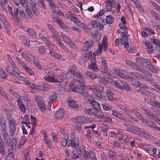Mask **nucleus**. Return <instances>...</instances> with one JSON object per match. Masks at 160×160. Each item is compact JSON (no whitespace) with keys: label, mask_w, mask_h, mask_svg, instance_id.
Segmentation results:
<instances>
[{"label":"nucleus","mask_w":160,"mask_h":160,"mask_svg":"<svg viewBox=\"0 0 160 160\" xmlns=\"http://www.w3.org/2000/svg\"><path fill=\"white\" fill-rule=\"evenodd\" d=\"M6 70L12 76L17 78L18 79L20 78H22V76L20 75V71L16 65H8L6 68Z\"/></svg>","instance_id":"nucleus-1"},{"label":"nucleus","mask_w":160,"mask_h":160,"mask_svg":"<svg viewBox=\"0 0 160 160\" xmlns=\"http://www.w3.org/2000/svg\"><path fill=\"white\" fill-rule=\"evenodd\" d=\"M85 86L82 83H79V84H77L72 89V91L77 92L82 95L86 98L88 96V97H91V95L88 93V90L85 88Z\"/></svg>","instance_id":"nucleus-2"},{"label":"nucleus","mask_w":160,"mask_h":160,"mask_svg":"<svg viewBox=\"0 0 160 160\" xmlns=\"http://www.w3.org/2000/svg\"><path fill=\"white\" fill-rule=\"evenodd\" d=\"M85 74L86 76L92 79L97 78L98 79L99 82L105 84H107L108 81L111 80V78H108L107 80L105 79L104 78L102 79L101 77L99 75L97 76L96 74L88 71L86 72Z\"/></svg>","instance_id":"nucleus-3"},{"label":"nucleus","mask_w":160,"mask_h":160,"mask_svg":"<svg viewBox=\"0 0 160 160\" xmlns=\"http://www.w3.org/2000/svg\"><path fill=\"white\" fill-rule=\"evenodd\" d=\"M116 87L122 89L126 90L127 91L131 90V88L128 86L127 83L122 81L118 80L114 81L112 80V82Z\"/></svg>","instance_id":"nucleus-4"},{"label":"nucleus","mask_w":160,"mask_h":160,"mask_svg":"<svg viewBox=\"0 0 160 160\" xmlns=\"http://www.w3.org/2000/svg\"><path fill=\"white\" fill-rule=\"evenodd\" d=\"M66 78V76L59 75L58 78L57 79L54 78V77L48 76V77L45 78L46 80L48 82H58L57 85H59L62 81H64Z\"/></svg>","instance_id":"nucleus-5"},{"label":"nucleus","mask_w":160,"mask_h":160,"mask_svg":"<svg viewBox=\"0 0 160 160\" xmlns=\"http://www.w3.org/2000/svg\"><path fill=\"white\" fill-rule=\"evenodd\" d=\"M91 98V97H87L86 99H88L87 102L91 104V105L92 106L94 109L96 111L95 113L97 114L98 112H100L101 110V108L99 103L94 100L92 98V100H89V99Z\"/></svg>","instance_id":"nucleus-6"},{"label":"nucleus","mask_w":160,"mask_h":160,"mask_svg":"<svg viewBox=\"0 0 160 160\" xmlns=\"http://www.w3.org/2000/svg\"><path fill=\"white\" fill-rule=\"evenodd\" d=\"M35 99L37 102L38 105L41 111L44 112L46 110V106L42 98L40 96H37L35 97Z\"/></svg>","instance_id":"nucleus-7"},{"label":"nucleus","mask_w":160,"mask_h":160,"mask_svg":"<svg viewBox=\"0 0 160 160\" xmlns=\"http://www.w3.org/2000/svg\"><path fill=\"white\" fill-rule=\"evenodd\" d=\"M89 25H90V28L92 29L93 28H96L100 30H102L104 28L103 25L100 24V23L96 21L95 20H91Z\"/></svg>","instance_id":"nucleus-8"},{"label":"nucleus","mask_w":160,"mask_h":160,"mask_svg":"<svg viewBox=\"0 0 160 160\" xmlns=\"http://www.w3.org/2000/svg\"><path fill=\"white\" fill-rule=\"evenodd\" d=\"M0 19L6 30L9 32L10 30V25L6 19L5 16L1 13H0Z\"/></svg>","instance_id":"nucleus-9"},{"label":"nucleus","mask_w":160,"mask_h":160,"mask_svg":"<svg viewBox=\"0 0 160 160\" xmlns=\"http://www.w3.org/2000/svg\"><path fill=\"white\" fill-rule=\"evenodd\" d=\"M141 130H142V128H139L138 127L131 124L129 129H127V130L135 135H137L138 134Z\"/></svg>","instance_id":"nucleus-10"},{"label":"nucleus","mask_w":160,"mask_h":160,"mask_svg":"<svg viewBox=\"0 0 160 160\" xmlns=\"http://www.w3.org/2000/svg\"><path fill=\"white\" fill-rule=\"evenodd\" d=\"M93 44V41L91 40L87 41L82 48V50L85 52L90 49Z\"/></svg>","instance_id":"nucleus-11"},{"label":"nucleus","mask_w":160,"mask_h":160,"mask_svg":"<svg viewBox=\"0 0 160 160\" xmlns=\"http://www.w3.org/2000/svg\"><path fill=\"white\" fill-rule=\"evenodd\" d=\"M104 89V87L103 86H96L93 89V91L95 95L98 97L103 92Z\"/></svg>","instance_id":"nucleus-12"},{"label":"nucleus","mask_w":160,"mask_h":160,"mask_svg":"<svg viewBox=\"0 0 160 160\" xmlns=\"http://www.w3.org/2000/svg\"><path fill=\"white\" fill-rule=\"evenodd\" d=\"M64 110L63 108L59 109L54 114V117L57 119L62 118L64 115Z\"/></svg>","instance_id":"nucleus-13"},{"label":"nucleus","mask_w":160,"mask_h":160,"mask_svg":"<svg viewBox=\"0 0 160 160\" xmlns=\"http://www.w3.org/2000/svg\"><path fill=\"white\" fill-rule=\"evenodd\" d=\"M19 80L23 81L24 82L26 83V85H27L28 87L32 89H34V88H35L36 85L32 82H29L24 77L22 76V78H20Z\"/></svg>","instance_id":"nucleus-14"},{"label":"nucleus","mask_w":160,"mask_h":160,"mask_svg":"<svg viewBox=\"0 0 160 160\" xmlns=\"http://www.w3.org/2000/svg\"><path fill=\"white\" fill-rule=\"evenodd\" d=\"M77 67L74 65H72L69 69V72L67 73V75L69 74H71V77H73L76 74L77 72Z\"/></svg>","instance_id":"nucleus-15"},{"label":"nucleus","mask_w":160,"mask_h":160,"mask_svg":"<svg viewBox=\"0 0 160 160\" xmlns=\"http://www.w3.org/2000/svg\"><path fill=\"white\" fill-rule=\"evenodd\" d=\"M125 62L126 65L132 67L133 69H135L137 70L138 69V68L140 67L139 65L138 64L135 63L131 61L127 60H125Z\"/></svg>","instance_id":"nucleus-16"},{"label":"nucleus","mask_w":160,"mask_h":160,"mask_svg":"<svg viewBox=\"0 0 160 160\" xmlns=\"http://www.w3.org/2000/svg\"><path fill=\"white\" fill-rule=\"evenodd\" d=\"M145 131L144 130L142 129V130L140 131V132L138 133V134L141 136L144 135L145 137L146 138L152 139V138H153V137L150 135L149 134L146 133Z\"/></svg>","instance_id":"nucleus-17"},{"label":"nucleus","mask_w":160,"mask_h":160,"mask_svg":"<svg viewBox=\"0 0 160 160\" xmlns=\"http://www.w3.org/2000/svg\"><path fill=\"white\" fill-rule=\"evenodd\" d=\"M101 65L104 69V73H106L108 70V64L106 59L104 58H102Z\"/></svg>","instance_id":"nucleus-18"},{"label":"nucleus","mask_w":160,"mask_h":160,"mask_svg":"<svg viewBox=\"0 0 160 160\" xmlns=\"http://www.w3.org/2000/svg\"><path fill=\"white\" fill-rule=\"evenodd\" d=\"M138 70L140 71V72H142V73L148 76L151 77H152V74L151 73L147 70L145 69L143 67H140V66L138 68Z\"/></svg>","instance_id":"nucleus-19"},{"label":"nucleus","mask_w":160,"mask_h":160,"mask_svg":"<svg viewBox=\"0 0 160 160\" xmlns=\"http://www.w3.org/2000/svg\"><path fill=\"white\" fill-rule=\"evenodd\" d=\"M57 97V93L56 92H53L50 98L48 104L51 105L53 102L56 99Z\"/></svg>","instance_id":"nucleus-20"},{"label":"nucleus","mask_w":160,"mask_h":160,"mask_svg":"<svg viewBox=\"0 0 160 160\" xmlns=\"http://www.w3.org/2000/svg\"><path fill=\"white\" fill-rule=\"evenodd\" d=\"M0 124L1 128L7 126L6 119L1 113H0Z\"/></svg>","instance_id":"nucleus-21"},{"label":"nucleus","mask_w":160,"mask_h":160,"mask_svg":"<svg viewBox=\"0 0 160 160\" xmlns=\"http://www.w3.org/2000/svg\"><path fill=\"white\" fill-rule=\"evenodd\" d=\"M102 131L105 133H103V135L105 136H107L108 134L107 131L108 130V126L105 125L104 124H102L100 126Z\"/></svg>","instance_id":"nucleus-22"},{"label":"nucleus","mask_w":160,"mask_h":160,"mask_svg":"<svg viewBox=\"0 0 160 160\" xmlns=\"http://www.w3.org/2000/svg\"><path fill=\"white\" fill-rule=\"evenodd\" d=\"M8 8L12 16H16L17 15H18L19 12V9L18 8L16 9L15 12L14 13L12 12L13 8H12V7L9 6V5H8Z\"/></svg>","instance_id":"nucleus-23"},{"label":"nucleus","mask_w":160,"mask_h":160,"mask_svg":"<svg viewBox=\"0 0 160 160\" xmlns=\"http://www.w3.org/2000/svg\"><path fill=\"white\" fill-rule=\"evenodd\" d=\"M8 8L12 16H16L17 15H18L19 12V9L18 8L16 9L15 12L14 13L12 12L13 8H12V7L9 6V5H8Z\"/></svg>","instance_id":"nucleus-24"},{"label":"nucleus","mask_w":160,"mask_h":160,"mask_svg":"<svg viewBox=\"0 0 160 160\" xmlns=\"http://www.w3.org/2000/svg\"><path fill=\"white\" fill-rule=\"evenodd\" d=\"M18 107L21 111L23 112H24L26 111V108L23 102L19 99L18 100Z\"/></svg>","instance_id":"nucleus-25"},{"label":"nucleus","mask_w":160,"mask_h":160,"mask_svg":"<svg viewBox=\"0 0 160 160\" xmlns=\"http://www.w3.org/2000/svg\"><path fill=\"white\" fill-rule=\"evenodd\" d=\"M74 23L79 27L81 28H82L84 29L87 28L86 27V25L83 23L81 22L78 19L77 20L75 21V22Z\"/></svg>","instance_id":"nucleus-26"},{"label":"nucleus","mask_w":160,"mask_h":160,"mask_svg":"<svg viewBox=\"0 0 160 160\" xmlns=\"http://www.w3.org/2000/svg\"><path fill=\"white\" fill-rule=\"evenodd\" d=\"M51 10L55 13H57L59 15H62L63 13L62 12H60V10L58 7L57 6H54V7L51 8Z\"/></svg>","instance_id":"nucleus-27"},{"label":"nucleus","mask_w":160,"mask_h":160,"mask_svg":"<svg viewBox=\"0 0 160 160\" xmlns=\"http://www.w3.org/2000/svg\"><path fill=\"white\" fill-rule=\"evenodd\" d=\"M70 141L71 142L70 144H71L72 147H73V146L76 145H77V146L79 145V141L78 138H74L73 139H71Z\"/></svg>","instance_id":"nucleus-28"},{"label":"nucleus","mask_w":160,"mask_h":160,"mask_svg":"<svg viewBox=\"0 0 160 160\" xmlns=\"http://www.w3.org/2000/svg\"><path fill=\"white\" fill-rule=\"evenodd\" d=\"M10 128V133L11 136H13L16 129V125H12V126H9Z\"/></svg>","instance_id":"nucleus-29"},{"label":"nucleus","mask_w":160,"mask_h":160,"mask_svg":"<svg viewBox=\"0 0 160 160\" xmlns=\"http://www.w3.org/2000/svg\"><path fill=\"white\" fill-rule=\"evenodd\" d=\"M89 68L91 69L92 70L97 71L98 70L97 66L95 62H93L88 65Z\"/></svg>","instance_id":"nucleus-30"},{"label":"nucleus","mask_w":160,"mask_h":160,"mask_svg":"<svg viewBox=\"0 0 160 160\" xmlns=\"http://www.w3.org/2000/svg\"><path fill=\"white\" fill-rule=\"evenodd\" d=\"M98 97L101 98L102 99L106 100H109V97H108L107 92L106 93L103 91L100 94V95H99V96H98Z\"/></svg>","instance_id":"nucleus-31"},{"label":"nucleus","mask_w":160,"mask_h":160,"mask_svg":"<svg viewBox=\"0 0 160 160\" xmlns=\"http://www.w3.org/2000/svg\"><path fill=\"white\" fill-rule=\"evenodd\" d=\"M69 104L70 107L73 108H77L78 107L77 102L73 100L69 101Z\"/></svg>","instance_id":"nucleus-32"},{"label":"nucleus","mask_w":160,"mask_h":160,"mask_svg":"<svg viewBox=\"0 0 160 160\" xmlns=\"http://www.w3.org/2000/svg\"><path fill=\"white\" fill-rule=\"evenodd\" d=\"M88 58L87 54L83 55L80 58L79 60V63L80 64H82L85 63L87 60Z\"/></svg>","instance_id":"nucleus-33"},{"label":"nucleus","mask_w":160,"mask_h":160,"mask_svg":"<svg viewBox=\"0 0 160 160\" xmlns=\"http://www.w3.org/2000/svg\"><path fill=\"white\" fill-rule=\"evenodd\" d=\"M107 24H112L113 21V17L111 15H108L106 17Z\"/></svg>","instance_id":"nucleus-34"},{"label":"nucleus","mask_w":160,"mask_h":160,"mask_svg":"<svg viewBox=\"0 0 160 160\" xmlns=\"http://www.w3.org/2000/svg\"><path fill=\"white\" fill-rule=\"evenodd\" d=\"M27 31L28 33L29 36L32 37H34L36 35V32L32 28L27 29Z\"/></svg>","instance_id":"nucleus-35"},{"label":"nucleus","mask_w":160,"mask_h":160,"mask_svg":"<svg viewBox=\"0 0 160 160\" xmlns=\"http://www.w3.org/2000/svg\"><path fill=\"white\" fill-rule=\"evenodd\" d=\"M102 48L103 47L102 45H99L98 48L95 52H94L93 53V55H98L99 54L101 53L102 52Z\"/></svg>","instance_id":"nucleus-36"},{"label":"nucleus","mask_w":160,"mask_h":160,"mask_svg":"<svg viewBox=\"0 0 160 160\" xmlns=\"http://www.w3.org/2000/svg\"><path fill=\"white\" fill-rule=\"evenodd\" d=\"M21 40L25 45L28 47L30 46V42L28 41V39L26 37H23L22 38Z\"/></svg>","instance_id":"nucleus-37"},{"label":"nucleus","mask_w":160,"mask_h":160,"mask_svg":"<svg viewBox=\"0 0 160 160\" xmlns=\"http://www.w3.org/2000/svg\"><path fill=\"white\" fill-rule=\"evenodd\" d=\"M69 14L71 17H70V20L74 22H75V21L77 20L78 19L77 18L74 16L75 14H73L71 12L69 11H68Z\"/></svg>","instance_id":"nucleus-38"},{"label":"nucleus","mask_w":160,"mask_h":160,"mask_svg":"<svg viewBox=\"0 0 160 160\" xmlns=\"http://www.w3.org/2000/svg\"><path fill=\"white\" fill-rule=\"evenodd\" d=\"M152 65L151 63L149 60L146 59L145 61L144 62L143 66L145 68L148 69Z\"/></svg>","instance_id":"nucleus-39"},{"label":"nucleus","mask_w":160,"mask_h":160,"mask_svg":"<svg viewBox=\"0 0 160 160\" xmlns=\"http://www.w3.org/2000/svg\"><path fill=\"white\" fill-rule=\"evenodd\" d=\"M147 125L152 128L155 129L156 130L157 128V127H158V126H157L154 122L151 121H148V122Z\"/></svg>","instance_id":"nucleus-40"},{"label":"nucleus","mask_w":160,"mask_h":160,"mask_svg":"<svg viewBox=\"0 0 160 160\" xmlns=\"http://www.w3.org/2000/svg\"><path fill=\"white\" fill-rule=\"evenodd\" d=\"M102 107L104 110L107 111L110 110L112 108L111 106L107 103L102 104Z\"/></svg>","instance_id":"nucleus-41"},{"label":"nucleus","mask_w":160,"mask_h":160,"mask_svg":"<svg viewBox=\"0 0 160 160\" xmlns=\"http://www.w3.org/2000/svg\"><path fill=\"white\" fill-rule=\"evenodd\" d=\"M146 59L140 57H138L136 58V62L139 64L143 65L144 62L145 61Z\"/></svg>","instance_id":"nucleus-42"},{"label":"nucleus","mask_w":160,"mask_h":160,"mask_svg":"<svg viewBox=\"0 0 160 160\" xmlns=\"http://www.w3.org/2000/svg\"><path fill=\"white\" fill-rule=\"evenodd\" d=\"M61 36L65 42L68 43L70 42L69 41L71 39L68 37L66 36L64 33H61Z\"/></svg>","instance_id":"nucleus-43"},{"label":"nucleus","mask_w":160,"mask_h":160,"mask_svg":"<svg viewBox=\"0 0 160 160\" xmlns=\"http://www.w3.org/2000/svg\"><path fill=\"white\" fill-rule=\"evenodd\" d=\"M29 117L28 115H26L24 117L23 121L21 122L22 124H27L29 123Z\"/></svg>","instance_id":"nucleus-44"},{"label":"nucleus","mask_w":160,"mask_h":160,"mask_svg":"<svg viewBox=\"0 0 160 160\" xmlns=\"http://www.w3.org/2000/svg\"><path fill=\"white\" fill-rule=\"evenodd\" d=\"M7 127V126L1 128L4 137L6 138L9 137L8 133L6 130Z\"/></svg>","instance_id":"nucleus-45"},{"label":"nucleus","mask_w":160,"mask_h":160,"mask_svg":"<svg viewBox=\"0 0 160 160\" xmlns=\"http://www.w3.org/2000/svg\"><path fill=\"white\" fill-rule=\"evenodd\" d=\"M81 119H82V120H85V122H87L93 121L94 120L93 118H89L88 117L85 116H83Z\"/></svg>","instance_id":"nucleus-46"},{"label":"nucleus","mask_w":160,"mask_h":160,"mask_svg":"<svg viewBox=\"0 0 160 160\" xmlns=\"http://www.w3.org/2000/svg\"><path fill=\"white\" fill-rule=\"evenodd\" d=\"M150 40L153 44H155L156 45H159L160 46V42L158 40L153 38H151Z\"/></svg>","instance_id":"nucleus-47"},{"label":"nucleus","mask_w":160,"mask_h":160,"mask_svg":"<svg viewBox=\"0 0 160 160\" xmlns=\"http://www.w3.org/2000/svg\"><path fill=\"white\" fill-rule=\"evenodd\" d=\"M7 77V75L5 71L1 68L0 69V77L1 78H4Z\"/></svg>","instance_id":"nucleus-48"},{"label":"nucleus","mask_w":160,"mask_h":160,"mask_svg":"<svg viewBox=\"0 0 160 160\" xmlns=\"http://www.w3.org/2000/svg\"><path fill=\"white\" fill-rule=\"evenodd\" d=\"M145 100H147L146 101H145V102H147L148 101V104L152 106H154L155 107L156 106V104H157V102L152 101L151 99L148 100L145 98Z\"/></svg>","instance_id":"nucleus-49"},{"label":"nucleus","mask_w":160,"mask_h":160,"mask_svg":"<svg viewBox=\"0 0 160 160\" xmlns=\"http://www.w3.org/2000/svg\"><path fill=\"white\" fill-rule=\"evenodd\" d=\"M17 141L14 138L12 139L9 143L10 145H11V147H16L17 144Z\"/></svg>","instance_id":"nucleus-50"},{"label":"nucleus","mask_w":160,"mask_h":160,"mask_svg":"<svg viewBox=\"0 0 160 160\" xmlns=\"http://www.w3.org/2000/svg\"><path fill=\"white\" fill-rule=\"evenodd\" d=\"M145 88H140L139 90V91L144 94H148L149 92L147 90L145 89Z\"/></svg>","instance_id":"nucleus-51"},{"label":"nucleus","mask_w":160,"mask_h":160,"mask_svg":"<svg viewBox=\"0 0 160 160\" xmlns=\"http://www.w3.org/2000/svg\"><path fill=\"white\" fill-rule=\"evenodd\" d=\"M38 52L40 54H42L45 52L46 50L43 46H40L39 48Z\"/></svg>","instance_id":"nucleus-52"},{"label":"nucleus","mask_w":160,"mask_h":160,"mask_svg":"<svg viewBox=\"0 0 160 160\" xmlns=\"http://www.w3.org/2000/svg\"><path fill=\"white\" fill-rule=\"evenodd\" d=\"M76 79L78 82H81L82 80V77L79 73H78L77 75Z\"/></svg>","instance_id":"nucleus-53"},{"label":"nucleus","mask_w":160,"mask_h":160,"mask_svg":"<svg viewBox=\"0 0 160 160\" xmlns=\"http://www.w3.org/2000/svg\"><path fill=\"white\" fill-rule=\"evenodd\" d=\"M16 59L19 64L22 66L23 68L26 66V64L20 59L18 58H16Z\"/></svg>","instance_id":"nucleus-54"},{"label":"nucleus","mask_w":160,"mask_h":160,"mask_svg":"<svg viewBox=\"0 0 160 160\" xmlns=\"http://www.w3.org/2000/svg\"><path fill=\"white\" fill-rule=\"evenodd\" d=\"M132 83L133 85L136 87H138V86L140 85V82L138 80H132Z\"/></svg>","instance_id":"nucleus-55"},{"label":"nucleus","mask_w":160,"mask_h":160,"mask_svg":"<svg viewBox=\"0 0 160 160\" xmlns=\"http://www.w3.org/2000/svg\"><path fill=\"white\" fill-rule=\"evenodd\" d=\"M31 119L32 122V125L36 126L37 123V121L36 118L33 117L32 116H31Z\"/></svg>","instance_id":"nucleus-56"},{"label":"nucleus","mask_w":160,"mask_h":160,"mask_svg":"<svg viewBox=\"0 0 160 160\" xmlns=\"http://www.w3.org/2000/svg\"><path fill=\"white\" fill-rule=\"evenodd\" d=\"M24 68L25 70L26 71L28 72L30 75H32L33 74L34 72L30 68L27 67V66Z\"/></svg>","instance_id":"nucleus-57"},{"label":"nucleus","mask_w":160,"mask_h":160,"mask_svg":"<svg viewBox=\"0 0 160 160\" xmlns=\"http://www.w3.org/2000/svg\"><path fill=\"white\" fill-rule=\"evenodd\" d=\"M99 19V22L100 23V24L106 25L107 24L106 19H104V18L100 17Z\"/></svg>","instance_id":"nucleus-58"},{"label":"nucleus","mask_w":160,"mask_h":160,"mask_svg":"<svg viewBox=\"0 0 160 160\" xmlns=\"http://www.w3.org/2000/svg\"><path fill=\"white\" fill-rule=\"evenodd\" d=\"M148 69L149 70L151 71L153 73H157L158 72L157 70L152 65Z\"/></svg>","instance_id":"nucleus-59"},{"label":"nucleus","mask_w":160,"mask_h":160,"mask_svg":"<svg viewBox=\"0 0 160 160\" xmlns=\"http://www.w3.org/2000/svg\"><path fill=\"white\" fill-rule=\"evenodd\" d=\"M25 12L28 16H29V14L31 13V12L30 9L29 7L28 6V5H26V6Z\"/></svg>","instance_id":"nucleus-60"},{"label":"nucleus","mask_w":160,"mask_h":160,"mask_svg":"<svg viewBox=\"0 0 160 160\" xmlns=\"http://www.w3.org/2000/svg\"><path fill=\"white\" fill-rule=\"evenodd\" d=\"M147 31H148V33L145 32V31H142V32L141 34L144 37H147L148 35L150 34L149 30H148V29H147Z\"/></svg>","instance_id":"nucleus-61"},{"label":"nucleus","mask_w":160,"mask_h":160,"mask_svg":"<svg viewBox=\"0 0 160 160\" xmlns=\"http://www.w3.org/2000/svg\"><path fill=\"white\" fill-rule=\"evenodd\" d=\"M21 55L22 56L25 60L27 61H28L30 59V58L27 56V55L24 52H22L21 53Z\"/></svg>","instance_id":"nucleus-62"},{"label":"nucleus","mask_w":160,"mask_h":160,"mask_svg":"<svg viewBox=\"0 0 160 160\" xmlns=\"http://www.w3.org/2000/svg\"><path fill=\"white\" fill-rule=\"evenodd\" d=\"M107 95H108V97H109V99H112L113 98V93L111 91H107Z\"/></svg>","instance_id":"nucleus-63"},{"label":"nucleus","mask_w":160,"mask_h":160,"mask_svg":"<svg viewBox=\"0 0 160 160\" xmlns=\"http://www.w3.org/2000/svg\"><path fill=\"white\" fill-rule=\"evenodd\" d=\"M9 126H12V125H16V122L15 120L13 119L8 120Z\"/></svg>","instance_id":"nucleus-64"}]
</instances>
